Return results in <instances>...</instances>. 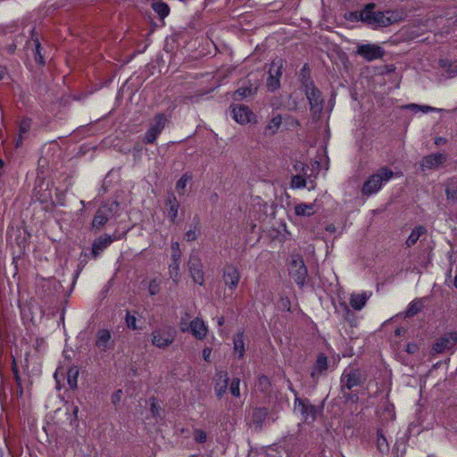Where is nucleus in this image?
I'll list each match as a JSON object with an SVG mask.
<instances>
[{
	"instance_id": "obj_24",
	"label": "nucleus",
	"mask_w": 457,
	"mask_h": 457,
	"mask_svg": "<svg viewBox=\"0 0 457 457\" xmlns=\"http://www.w3.org/2000/svg\"><path fill=\"white\" fill-rule=\"evenodd\" d=\"M369 297L370 295L366 292L353 294L350 297V304L354 310L361 311L365 306Z\"/></svg>"
},
{
	"instance_id": "obj_4",
	"label": "nucleus",
	"mask_w": 457,
	"mask_h": 457,
	"mask_svg": "<svg viewBox=\"0 0 457 457\" xmlns=\"http://www.w3.org/2000/svg\"><path fill=\"white\" fill-rule=\"evenodd\" d=\"M176 334V329L171 326L160 327L153 330L151 342L155 347L164 349L174 342Z\"/></svg>"
},
{
	"instance_id": "obj_17",
	"label": "nucleus",
	"mask_w": 457,
	"mask_h": 457,
	"mask_svg": "<svg viewBox=\"0 0 457 457\" xmlns=\"http://www.w3.org/2000/svg\"><path fill=\"white\" fill-rule=\"evenodd\" d=\"M96 345L101 352H106L112 347L113 341L111 331L105 328L99 329L96 335Z\"/></svg>"
},
{
	"instance_id": "obj_59",
	"label": "nucleus",
	"mask_w": 457,
	"mask_h": 457,
	"mask_svg": "<svg viewBox=\"0 0 457 457\" xmlns=\"http://www.w3.org/2000/svg\"><path fill=\"white\" fill-rule=\"evenodd\" d=\"M78 411H79V408L77 406H75L74 410H73L75 416L77 415Z\"/></svg>"
},
{
	"instance_id": "obj_16",
	"label": "nucleus",
	"mask_w": 457,
	"mask_h": 457,
	"mask_svg": "<svg viewBox=\"0 0 457 457\" xmlns=\"http://www.w3.org/2000/svg\"><path fill=\"white\" fill-rule=\"evenodd\" d=\"M446 159L447 155L441 153L428 154L423 157L420 164L421 169L423 170L436 169L442 165L446 161Z\"/></svg>"
},
{
	"instance_id": "obj_14",
	"label": "nucleus",
	"mask_w": 457,
	"mask_h": 457,
	"mask_svg": "<svg viewBox=\"0 0 457 457\" xmlns=\"http://www.w3.org/2000/svg\"><path fill=\"white\" fill-rule=\"evenodd\" d=\"M120 236H113L104 235L97 239H96L92 245V254L94 258H97L100 253L106 249L114 240L120 239Z\"/></svg>"
},
{
	"instance_id": "obj_43",
	"label": "nucleus",
	"mask_w": 457,
	"mask_h": 457,
	"mask_svg": "<svg viewBox=\"0 0 457 457\" xmlns=\"http://www.w3.org/2000/svg\"><path fill=\"white\" fill-rule=\"evenodd\" d=\"M270 379L266 376H261L258 378L257 387L262 391L266 392L270 387Z\"/></svg>"
},
{
	"instance_id": "obj_42",
	"label": "nucleus",
	"mask_w": 457,
	"mask_h": 457,
	"mask_svg": "<svg viewBox=\"0 0 457 457\" xmlns=\"http://www.w3.org/2000/svg\"><path fill=\"white\" fill-rule=\"evenodd\" d=\"M125 322L129 328L133 330L138 329L137 326V317L134 314H130L129 312L126 314Z\"/></svg>"
},
{
	"instance_id": "obj_9",
	"label": "nucleus",
	"mask_w": 457,
	"mask_h": 457,
	"mask_svg": "<svg viewBox=\"0 0 457 457\" xmlns=\"http://www.w3.org/2000/svg\"><path fill=\"white\" fill-rule=\"evenodd\" d=\"M295 411L301 415L305 422H312L316 417V407L309 400L296 397L295 400Z\"/></svg>"
},
{
	"instance_id": "obj_6",
	"label": "nucleus",
	"mask_w": 457,
	"mask_h": 457,
	"mask_svg": "<svg viewBox=\"0 0 457 457\" xmlns=\"http://www.w3.org/2000/svg\"><path fill=\"white\" fill-rule=\"evenodd\" d=\"M365 379L366 377L360 369L351 366L347 367L341 376V389L343 392L345 389L351 390L363 384Z\"/></svg>"
},
{
	"instance_id": "obj_21",
	"label": "nucleus",
	"mask_w": 457,
	"mask_h": 457,
	"mask_svg": "<svg viewBox=\"0 0 457 457\" xmlns=\"http://www.w3.org/2000/svg\"><path fill=\"white\" fill-rule=\"evenodd\" d=\"M31 128V120L29 118H23L18 127V137L16 139L15 146L20 147L22 145V141L27 138L29 132Z\"/></svg>"
},
{
	"instance_id": "obj_38",
	"label": "nucleus",
	"mask_w": 457,
	"mask_h": 457,
	"mask_svg": "<svg viewBox=\"0 0 457 457\" xmlns=\"http://www.w3.org/2000/svg\"><path fill=\"white\" fill-rule=\"evenodd\" d=\"M190 179L191 176L186 173L177 181L176 190L179 195L184 194V190L187 187V185Z\"/></svg>"
},
{
	"instance_id": "obj_44",
	"label": "nucleus",
	"mask_w": 457,
	"mask_h": 457,
	"mask_svg": "<svg viewBox=\"0 0 457 457\" xmlns=\"http://www.w3.org/2000/svg\"><path fill=\"white\" fill-rule=\"evenodd\" d=\"M198 237V229L196 226L191 227L185 234V239L188 242L194 241Z\"/></svg>"
},
{
	"instance_id": "obj_51",
	"label": "nucleus",
	"mask_w": 457,
	"mask_h": 457,
	"mask_svg": "<svg viewBox=\"0 0 457 457\" xmlns=\"http://www.w3.org/2000/svg\"><path fill=\"white\" fill-rule=\"evenodd\" d=\"M252 94V89L240 87L236 91V95L240 97H246Z\"/></svg>"
},
{
	"instance_id": "obj_29",
	"label": "nucleus",
	"mask_w": 457,
	"mask_h": 457,
	"mask_svg": "<svg viewBox=\"0 0 457 457\" xmlns=\"http://www.w3.org/2000/svg\"><path fill=\"white\" fill-rule=\"evenodd\" d=\"M440 66L451 76L457 74V61H452L449 59L439 60Z\"/></svg>"
},
{
	"instance_id": "obj_60",
	"label": "nucleus",
	"mask_w": 457,
	"mask_h": 457,
	"mask_svg": "<svg viewBox=\"0 0 457 457\" xmlns=\"http://www.w3.org/2000/svg\"><path fill=\"white\" fill-rule=\"evenodd\" d=\"M288 387H289V389H290L291 391H293V389H292V387H291V382H290V381H288Z\"/></svg>"
},
{
	"instance_id": "obj_33",
	"label": "nucleus",
	"mask_w": 457,
	"mask_h": 457,
	"mask_svg": "<svg viewBox=\"0 0 457 457\" xmlns=\"http://www.w3.org/2000/svg\"><path fill=\"white\" fill-rule=\"evenodd\" d=\"M405 109H409L414 112H417L419 111H421L424 113H427L428 112H441V109H437L435 107H431L428 105H419L416 104H410L404 106Z\"/></svg>"
},
{
	"instance_id": "obj_28",
	"label": "nucleus",
	"mask_w": 457,
	"mask_h": 457,
	"mask_svg": "<svg viewBox=\"0 0 457 457\" xmlns=\"http://www.w3.org/2000/svg\"><path fill=\"white\" fill-rule=\"evenodd\" d=\"M426 233V228L422 226L416 227L412 229L411 233L406 240L407 246L411 247L414 245L420 239V236Z\"/></svg>"
},
{
	"instance_id": "obj_22",
	"label": "nucleus",
	"mask_w": 457,
	"mask_h": 457,
	"mask_svg": "<svg viewBox=\"0 0 457 457\" xmlns=\"http://www.w3.org/2000/svg\"><path fill=\"white\" fill-rule=\"evenodd\" d=\"M233 351L238 359H242L245 355V340L244 332L239 331L233 337Z\"/></svg>"
},
{
	"instance_id": "obj_18",
	"label": "nucleus",
	"mask_w": 457,
	"mask_h": 457,
	"mask_svg": "<svg viewBox=\"0 0 457 457\" xmlns=\"http://www.w3.org/2000/svg\"><path fill=\"white\" fill-rule=\"evenodd\" d=\"M239 278V271L236 267L230 265L225 268L223 279L229 289L234 290L237 287Z\"/></svg>"
},
{
	"instance_id": "obj_52",
	"label": "nucleus",
	"mask_w": 457,
	"mask_h": 457,
	"mask_svg": "<svg viewBox=\"0 0 457 457\" xmlns=\"http://www.w3.org/2000/svg\"><path fill=\"white\" fill-rule=\"evenodd\" d=\"M211 354H212V349L210 347H205L203 350V358L205 361H210Z\"/></svg>"
},
{
	"instance_id": "obj_56",
	"label": "nucleus",
	"mask_w": 457,
	"mask_h": 457,
	"mask_svg": "<svg viewBox=\"0 0 457 457\" xmlns=\"http://www.w3.org/2000/svg\"><path fill=\"white\" fill-rule=\"evenodd\" d=\"M445 138L440 137H436V138L435 139V144H436V145H440V144H443V143H445Z\"/></svg>"
},
{
	"instance_id": "obj_58",
	"label": "nucleus",
	"mask_w": 457,
	"mask_h": 457,
	"mask_svg": "<svg viewBox=\"0 0 457 457\" xmlns=\"http://www.w3.org/2000/svg\"><path fill=\"white\" fill-rule=\"evenodd\" d=\"M453 284H454V287L457 288V272H456V275L454 277Z\"/></svg>"
},
{
	"instance_id": "obj_45",
	"label": "nucleus",
	"mask_w": 457,
	"mask_h": 457,
	"mask_svg": "<svg viewBox=\"0 0 457 457\" xmlns=\"http://www.w3.org/2000/svg\"><path fill=\"white\" fill-rule=\"evenodd\" d=\"M171 252V260H180L181 253L179 242H172Z\"/></svg>"
},
{
	"instance_id": "obj_34",
	"label": "nucleus",
	"mask_w": 457,
	"mask_h": 457,
	"mask_svg": "<svg viewBox=\"0 0 457 457\" xmlns=\"http://www.w3.org/2000/svg\"><path fill=\"white\" fill-rule=\"evenodd\" d=\"M423 308V303L421 300H415L409 303L406 315L409 317H412L419 313Z\"/></svg>"
},
{
	"instance_id": "obj_13",
	"label": "nucleus",
	"mask_w": 457,
	"mask_h": 457,
	"mask_svg": "<svg viewBox=\"0 0 457 457\" xmlns=\"http://www.w3.org/2000/svg\"><path fill=\"white\" fill-rule=\"evenodd\" d=\"M233 119L240 124H247L254 119V114L249 107L244 104H237L231 107Z\"/></svg>"
},
{
	"instance_id": "obj_48",
	"label": "nucleus",
	"mask_w": 457,
	"mask_h": 457,
	"mask_svg": "<svg viewBox=\"0 0 457 457\" xmlns=\"http://www.w3.org/2000/svg\"><path fill=\"white\" fill-rule=\"evenodd\" d=\"M294 169L295 171H302L303 175L308 176L309 167L301 162H297Z\"/></svg>"
},
{
	"instance_id": "obj_37",
	"label": "nucleus",
	"mask_w": 457,
	"mask_h": 457,
	"mask_svg": "<svg viewBox=\"0 0 457 457\" xmlns=\"http://www.w3.org/2000/svg\"><path fill=\"white\" fill-rule=\"evenodd\" d=\"M169 269L170 278L173 281L178 282L179 278V260H171Z\"/></svg>"
},
{
	"instance_id": "obj_11",
	"label": "nucleus",
	"mask_w": 457,
	"mask_h": 457,
	"mask_svg": "<svg viewBox=\"0 0 457 457\" xmlns=\"http://www.w3.org/2000/svg\"><path fill=\"white\" fill-rule=\"evenodd\" d=\"M282 60L278 58L272 61L267 79V87L270 91L277 90L280 86L279 79L282 75Z\"/></svg>"
},
{
	"instance_id": "obj_20",
	"label": "nucleus",
	"mask_w": 457,
	"mask_h": 457,
	"mask_svg": "<svg viewBox=\"0 0 457 457\" xmlns=\"http://www.w3.org/2000/svg\"><path fill=\"white\" fill-rule=\"evenodd\" d=\"M215 386L214 391L216 395L220 398L228 389V376L225 371H219L215 374Z\"/></svg>"
},
{
	"instance_id": "obj_53",
	"label": "nucleus",
	"mask_w": 457,
	"mask_h": 457,
	"mask_svg": "<svg viewBox=\"0 0 457 457\" xmlns=\"http://www.w3.org/2000/svg\"><path fill=\"white\" fill-rule=\"evenodd\" d=\"M151 401H152V403H151V411H152L153 415L154 416L159 415V408L156 406L154 399L152 398Z\"/></svg>"
},
{
	"instance_id": "obj_49",
	"label": "nucleus",
	"mask_w": 457,
	"mask_h": 457,
	"mask_svg": "<svg viewBox=\"0 0 457 457\" xmlns=\"http://www.w3.org/2000/svg\"><path fill=\"white\" fill-rule=\"evenodd\" d=\"M15 379H16V382H17V390L15 392V396L17 398H20L22 396V394H23V390H22V387H21V378L17 373V371H15Z\"/></svg>"
},
{
	"instance_id": "obj_50",
	"label": "nucleus",
	"mask_w": 457,
	"mask_h": 457,
	"mask_svg": "<svg viewBox=\"0 0 457 457\" xmlns=\"http://www.w3.org/2000/svg\"><path fill=\"white\" fill-rule=\"evenodd\" d=\"M122 390L119 389L116 392H114L112 395V403L116 405L118 404L121 398H122Z\"/></svg>"
},
{
	"instance_id": "obj_54",
	"label": "nucleus",
	"mask_w": 457,
	"mask_h": 457,
	"mask_svg": "<svg viewBox=\"0 0 457 457\" xmlns=\"http://www.w3.org/2000/svg\"><path fill=\"white\" fill-rule=\"evenodd\" d=\"M416 349H417L416 345H414V344H408L407 345L406 350H407L408 353H413L416 351Z\"/></svg>"
},
{
	"instance_id": "obj_26",
	"label": "nucleus",
	"mask_w": 457,
	"mask_h": 457,
	"mask_svg": "<svg viewBox=\"0 0 457 457\" xmlns=\"http://www.w3.org/2000/svg\"><path fill=\"white\" fill-rule=\"evenodd\" d=\"M456 339V337L454 338L443 337L434 345L433 349L436 353H442L445 350H450L454 345Z\"/></svg>"
},
{
	"instance_id": "obj_27",
	"label": "nucleus",
	"mask_w": 457,
	"mask_h": 457,
	"mask_svg": "<svg viewBox=\"0 0 457 457\" xmlns=\"http://www.w3.org/2000/svg\"><path fill=\"white\" fill-rule=\"evenodd\" d=\"M446 198L452 202L457 200V180L451 179L446 182L445 185Z\"/></svg>"
},
{
	"instance_id": "obj_40",
	"label": "nucleus",
	"mask_w": 457,
	"mask_h": 457,
	"mask_svg": "<svg viewBox=\"0 0 457 457\" xmlns=\"http://www.w3.org/2000/svg\"><path fill=\"white\" fill-rule=\"evenodd\" d=\"M239 386H240V378H234L231 381V384H230V386H229V391L231 393V395L235 397H239L240 396V388H239Z\"/></svg>"
},
{
	"instance_id": "obj_1",
	"label": "nucleus",
	"mask_w": 457,
	"mask_h": 457,
	"mask_svg": "<svg viewBox=\"0 0 457 457\" xmlns=\"http://www.w3.org/2000/svg\"><path fill=\"white\" fill-rule=\"evenodd\" d=\"M350 17L354 21H361L374 28L387 27L403 19V13L398 10L385 12L375 11V4H368L360 12H352Z\"/></svg>"
},
{
	"instance_id": "obj_3",
	"label": "nucleus",
	"mask_w": 457,
	"mask_h": 457,
	"mask_svg": "<svg viewBox=\"0 0 457 457\" xmlns=\"http://www.w3.org/2000/svg\"><path fill=\"white\" fill-rule=\"evenodd\" d=\"M393 171L386 168H380L375 174L370 176L362 187L364 195H371L380 190L384 183L388 182L393 178Z\"/></svg>"
},
{
	"instance_id": "obj_15",
	"label": "nucleus",
	"mask_w": 457,
	"mask_h": 457,
	"mask_svg": "<svg viewBox=\"0 0 457 457\" xmlns=\"http://www.w3.org/2000/svg\"><path fill=\"white\" fill-rule=\"evenodd\" d=\"M189 271L194 281L199 285L204 284V271L201 260L197 255H191L189 262Z\"/></svg>"
},
{
	"instance_id": "obj_2",
	"label": "nucleus",
	"mask_w": 457,
	"mask_h": 457,
	"mask_svg": "<svg viewBox=\"0 0 457 457\" xmlns=\"http://www.w3.org/2000/svg\"><path fill=\"white\" fill-rule=\"evenodd\" d=\"M29 32L31 37L30 39H26L24 36H17L13 44L8 46V52L12 54L19 46H21L23 42H25L24 49L27 54H31L38 64L43 65L45 64V60L40 51L41 46L39 39L37 36L35 35L34 29H29Z\"/></svg>"
},
{
	"instance_id": "obj_7",
	"label": "nucleus",
	"mask_w": 457,
	"mask_h": 457,
	"mask_svg": "<svg viewBox=\"0 0 457 457\" xmlns=\"http://www.w3.org/2000/svg\"><path fill=\"white\" fill-rule=\"evenodd\" d=\"M289 273L295 283L303 287L307 277V269L303 260L299 254H292L289 262Z\"/></svg>"
},
{
	"instance_id": "obj_41",
	"label": "nucleus",
	"mask_w": 457,
	"mask_h": 457,
	"mask_svg": "<svg viewBox=\"0 0 457 457\" xmlns=\"http://www.w3.org/2000/svg\"><path fill=\"white\" fill-rule=\"evenodd\" d=\"M161 279L154 278L150 281L148 286V292L151 295H155L160 291Z\"/></svg>"
},
{
	"instance_id": "obj_46",
	"label": "nucleus",
	"mask_w": 457,
	"mask_h": 457,
	"mask_svg": "<svg viewBox=\"0 0 457 457\" xmlns=\"http://www.w3.org/2000/svg\"><path fill=\"white\" fill-rule=\"evenodd\" d=\"M206 433L202 429H195L194 439L198 443H204L206 441Z\"/></svg>"
},
{
	"instance_id": "obj_36",
	"label": "nucleus",
	"mask_w": 457,
	"mask_h": 457,
	"mask_svg": "<svg viewBox=\"0 0 457 457\" xmlns=\"http://www.w3.org/2000/svg\"><path fill=\"white\" fill-rule=\"evenodd\" d=\"M304 177H306V176L303 174V175L297 174V175L293 176L292 180H291V187L293 188L305 187L307 186V181ZM307 177L309 178L310 175L308 174Z\"/></svg>"
},
{
	"instance_id": "obj_10",
	"label": "nucleus",
	"mask_w": 457,
	"mask_h": 457,
	"mask_svg": "<svg viewBox=\"0 0 457 457\" xmlns=\"http://www.w3.org/2000/svg\"><path fill=\"white\" fill-rule=\"evenodd\" d=\"M304 87V92L309 101L311 110L314 113H320L323 109V98L320 91L317 89L312 82L305 84Z\"/></svg>"
},
{
	"instance_id": "obj_35",
	"label": "nucleus",
	"mask_w": 457,
	"mask_h": 457,
	"mask_svg": "<svg viewBox=\"0 0 457 457\" xmlns=\"http://www.w3.org/2000/svg\"><path fill=\"white\" fill-rule=\"evenodd\" d=\"M281 122L282 118L280 115L274 116L267 124L266 130L270 134H274L279 129Z\"/></svg>"
},
{
	"instance_id": "obj_25",
	"label": "nucleus",
	"mask_w": 457,
	"mask_h": 457,
	"mask_svg": "<svg viewBox=\"0 0 457 457\" xmlns=\"http://www.w3.org/2000/svg\"><path fill=\"white\" fill-rule=\"evenodd\" d=\"M167 216L172 223H175L178 212H179V202L174 195H171L167 200Z\"/></svg>"
},
{
	"instance_id": "obj_39",
	"label": "nucleus",
	"mask_w": 457,
	"mask_h": 457,
	"mask_svg": "<svg viewBox=\"0 0 457 457\" xmlns=\"http://www.w3.org/2000/svg\"><path fill=\"white\" fill-rule=\"evenodd\" d=\"M79 375V371L76 369H70L68 371V384L70 388L77 387V377Z\"/></svg>"
},
{
	"instance_id": "obj_55",
	"label": "nucleus",
	"mask_w": 457,
	"mask_h": 457,
	"mask_svg": "<svg viewBox=\"0 0 457 457\" xmlns=\"http://www.w3.org/2000/svg\"><path fill=\"white\" fill-rule=\"evenodd\" d=\"M6 76V69L0 65V81Z\"/></svg>"
},
{
	"instance_id": "obj_30",
	"label": "nucleus",
	"mask_w": 457,
	"mask_h": 457,
	"mask_svg": "<svg viewBox=\"0 0 457 457\" xmlns=\"http://www.w3.org/2000/svg\"><path fill=\"white\" fill-rule=\"evenodd\" d=\"M153 10L159 14L161 18L166 17L170 12L169 5L162 1H155L152 3Z\"/></svg>"
},
{
	"instance_id": "obj_8",
	"label": "nucleus",
	"mask_w": 457,
	"mask_h": 457,
	"mask_svg": "<svg viewBox=\"0 0 457 457\" xmlns=\"http://www.w3.org/2000/svg\"><path fill=\"white\" fill-rule=\"evenodd\" d=\"M167 119L163 114H157L150 123L144 138L145 144H153L163 130Z\"/></svg>"
},
{
	"instance_id": "obj_23",
	"label": "nucleus",
	"mask_w": 457,
	"mask_h": 457,
	"mask_svg": "<svg viewBox=\"0 0 457 457\" xmlns=\"http://www.w3.org/2000/svg\"><path fill=\"white\" fill-rule=\"evenodd\" d=\"M316 212L315 204L301 203L295 206V214L298 217H310Z\"/></svg>"
},
{
	"instance_id": "obj_12",
	"label": "nucleus",
	"mask_w": 457,
	"mask_h": 457,
	"mask_svg": "<svg viewBox=\"0 0 457 457\" xmlns=\"http://www.w3.org/2000/svg\"><path fill=\"white\" fill-rule=\"evenodd\" d=\"M356 53L368 62L380 59L385 54L383 48L376 44L361 45L357 47Z\"/></svg>"
},
{
	"instance_id": "obj_57",
	"label": "nucleus",
	"mask_w": 457,
	"mask_h": 457,
	"mask_svg": "<svg viewBox=\"0 0 457 457\" xmlns=\"http://www.w3.org/2000/svg\"><path fill=\"white\" fill-rule=\"evenodd\" d=\"M224 318L222 316L217 318V324L218 326L221 327L224 324Z\"/></svg>"
},
{
	"instance_id": "obj_61",
	"label": "nucleus",
	"mask_w": 457,
	"mask_h": 457,
	"mask_svg": "<svg viewBox=\"0 0 457 457\" xmlns=\"http://www.w3.org/2000/svg\"><path fill=\"white\" fill-rule=\"evenodd\" d=\"M4 164V162L2 161V159H0V168L3 166Z\"/></svg>"
},
{
	"instance_id": "obj_47",
	"label": "nucleus",
	"mask_w": 457,
	"mask_h": 457,
	"mask_svg": "<svg viewBox=\"0 0 457 457\" xmlns=\"http://www.w3.org/2000/svg\"><path fill=\"white\" fill-rule=\"evenodd\" d=\"M267 414L266 409H257L253 412V419L256 422H261L262 419L264 418Z\"/></svg>"
},
{
	"instance_id": "obj_31",
	"label": "nucleus",
	"mask_w": 457,
	"mask_h": 457,
	"mask_svg": "<svg viewBox=\"0 0 457 457\" xmlns=\"http://www.w3.org/2000/svg\"><path fill=\"white\" fill-rule=\"evenodd\" d=\"M328 368L327 357L323 354L318 356L316 363L313 367V370L312 372V376L313 377L316 373L320 374L322 371L326 370Z\"/></svg>"
},
{
	"instance_id": "obj_19",
	"label": "nucleus",
	"mask_w": 457,
	"mask_h": 457,
	"mask_svg": "<svg viewBox=\"0 0 457 457\" xmlns=\"http://www.w3.org/2000/svg\"><path fill=\"white\" fill-rule=\"evenodd\" d=\"M189 330L196 339L202 340L207 335L208 327L203 320L195 318L190 322Z\"/></svg>"
},
{
	"instance_id": "obj_32",
	"label": "nucleus",
	"mask_w": 457,
	"mask_h": 457,
	"mask_svg": "<svg viewBox=\"0 0 457 457\" xmlns=\"http://www.w3.org/2000/svg\"><path fill=\"white\" fill-rule=\"evenodd\" d=\"M377 448L382 454L387 453L389 451L387 440L380 430L377 433Z\"/></svg>"
},
{
	"instance_id": "obj_5",
	"label": "nucleus",
	"mask_w": 457,
	"mask_h": 457,
	"mask_svg": "<svg viewBox=\"0 0 457 457\" xmlns=\"http://www.w3.org/2000/svg\"><path fill=\"white\" fill-rule=\"evenodd\" d=\"M119 210V204L116 201H107L102 204L92 221V228L100 229L106 224L109 219L113 217Z\"/></svg>"
}]
</instances>
